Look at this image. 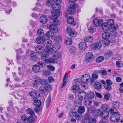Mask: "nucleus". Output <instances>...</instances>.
<instances>
[{
  "mask_svg": "<svg viewBox=\"0 0 123 123\" xmlns=\"http://www.w3.org/2000/svg\"><path fill=\"white\" fill-rule=\"evenodd\" d=\"M103 23V20L100 19L98 20L97 19H95L93 20V23L96 27L99 25L100 26H102V24Z\"/></svg>",
  "mask_w": 123,
  "mask_h": 123,
  "instance_id": "9b49d317",
  "label": "nucleus"
},
{
  "mask_svg": "<svg viewBox=\"0 0 123 123\" xmlns=\"http://www.w3.org/2000/svg\"><path fill=\"white\" fill-rule=\"evenodd\" d=\"M36 42L38 44L42 43L43 46L50 45L52 44V41L50 40H45L43 36L38 37L36 40Z\"/></svg>",
  "mask_w": 123,
  "mask_h": 123,
  "instance_id": "7ed1b4c3",
  "label": "nucleus"
},
{
  "mask_svg": "<svg viewBox=\"0 0 123 123\" xmlns=\"http://www.w3.org/2000/svg\"><path fill=\"white\" fill-rule=\"evenodd\" d=\"M90 77L88 74H85L82 76L81 80L82 82L86 84L90 80Z\"/></svg>",
  "mask_w": 123,
  "mask_h": 123,
  "instance_id": "9d476101",
  "label": "nucleus"
},
{
  "mask_svg": "<svg viewBox=\"0 0 123 123\" xmlns=\"http://www.w3.org/2000/svg\"><path fill=\"white\" fill-rule=\"evenodd\" d=\"M119 103L118 101L114 102L113 104L114 105V106L113 107V108L114 109H117L119 107Z\"/></svg>",
  "mask_w": 123,
  "mask_h": 123,
  "instance_id": "de8ad7c7",
  "label": "nucleus"
},
{
  "mask_svg": "<svg viewBox=\"0 0 123 123\" xmlns=\"http://www.w3.org/2000/svg\"><path fill=\"white\" fill-rule=\"evenodd\" d=\"M40 83L43 85H46L48 83L47 80L44 79H43L42 80L41 79Z\"/></svg>",
  "mask_w": 123,
  "mask_h": 123,
  "instance_id": "69168bd1",
  "label": "nucleus"
},
{
  "mask_svg": "<svg viewBox=\"0 0 123 123\" xmlns=\"http://www.w3.org/2000/svg\"><path fill=\"white\" fill-rule=\"evenodd\" d=\"M21 119L22 122H23L25 123H27L28 121V117L26 116L25 115V114L22 116L21 117Z\"/></svg>",
  "mask_w": 123,
  "mask_h": 123,
  "instance_id": "a19ab883",
  "label": "nucleus"
},
{
  "mask_svg": "<svg viewBox=\"0 0 123 123\" xmlns=\"http://www.w3.org/2000/svg\"><path fill=\"white\" fill-rule=\"evenodd\" d=\"M102 27V30L104 32H106L109 30V28L108 27L107 25L105 23H102V26H101Z\"/></svg>",
  "mask_w": 123,
  "mask_h": 123,
  "instance_id": "b1692460",
  "label": "nucleus"
},
{
  "mask_svg": "<svg viewBox=\"0 0 123 123\" xmlns=\"http://www.w3.org/2000/svg\"><path fill=\"white\" fill-rule=\"evenodd\" d=\"M49 89V88L48 86L45 87L42 86L40 87L39 89L42 93H44L47 92Z\"/></svg>",
  "mask_w": 123,
  "mask_h": 123,
  "instance_id": "bb28decb",
  "label": "nucleus"
},
{
  "mask_svg": "<svg viewBox=\"0 0 123 123\" xmlns=\"http://www.w3.org/2000/svg\"><path fill=\"white\" fill-rule=\"evenodd\" d=\"M110 36V34L107 32H104L102 34V39H106L108 38Z\"/></svg>",
  "mask_w": 123,
  "mask_h": 123,
  "instance_id": "cd10ccee",
  "label": "nucleus"
},
{
  "mask_svg": "<svg viewBox=\"0 0 123 123\" xmlns=\"http://www.w3.org/2000/svg\"><path fill=\"white\" fill-rule=\"evenodd\" d=\"M84 41L87 42L92 43L93 40V37H92L89 36H86L84 37Z\"/></svg>",
  "mask_w": 123,
  "mask_h": 123,
  "instance_id": "412c9836",
  "label": "nucleus"
},
{
  "mask_svg": "<svg viewBox=\"0 0 123 123\" xmlns=\"http://www.w3.org/2000/svg\"><path fill=\"white\" fill-rule=\"evenodd\" d=\"M25 58V56L24 55L21 56L20 55H17V62L18 64H19V62L21 63L22 62H23L24 61V60Z\"/></svg>",
  "mask_w": 123,
  "mask_h": 123,
  "instance_id": "f3484780",
  "label": "nucleus"
},
{
  "mask_svg": "<svg viewBox=\"0 0 123 123\" xmlns=\"http://www.w3.org/2000/svg\"><path fill=\"white\" fill-rule=\"evenodd\" d=\"M104 57L102 56H100L98 57L96 59V61L97 62L99 63L101 62L104 60Z\"/></svg>",
  "mask_w": 123,
  "mask_h": 123,
  "instance_id": "8fccbe9b",
  "label": "nucleus"
},
{
  "mask_svg": "<svg viewBox=\"0 0 123 123\" xmlns=\"http://www.w3.org/2000/svg\"><path fill=\"white\" fill-rule=\"evenodd\" d=\"M93 57V54L91 52L87 53L86 55V60L87 62H91L92 61Z\"/></svg>",
  "mask_w": 123,
  "mask_h": 123,
  "instance_id": "ddd939ff",
  "label": "nucleus"
},
{
  "mask_svg": "<svg viewBox=\"0 0 123 123\" xmlns=\"http://www.w3.org/2000/svg\"><path fill=\"white\" fill-rule=\"evenodd\" d=\"M120 114L118 111L113 113L110 117V120L112 122H116L120 119Z\"/></svg>",
  "mask_w": 123,
  "mask_h": 123,
  "instance_id": "20e7f679",
  "label": "nucleus"
},
{
  "mask_svg": "<svg viewBox=\"0 0 123 123\" xmlns=\"http://www.w3.org/2000/svg\"><path fill=\"white\" fill-rule=\"evenodd\" d=\"M102 118L99 122V123H107V118Z\"/></svg>",
  "mask_w": 123,
  "mask_h": 123,
  "instance_id": "774afa93",
  "label": "nucleus"
},
{
  "mask_svg": "<svg viewBox=\"0 0 123 123\" xmlns=\"http://www.w3.org/2000/svg\"><path fill=\"white\" fill-rule=\"evenodd\" d=\"M68 76L67 75H65L63 78V83L62 87L63 88L66 85V83L68 82Z\"/></svg>",
  "mask_w": 123,
  "mask_h": 123,
  "instance_id": "c85d7f7f",
  "label": "nucleus"
},
{
  "mask_svg": "<svg viewBox=\"0 0 123 123\" xmlns=\"http://www.w3.org/2000/svg\"><path fill=\"white\" fill-rule=\"evenodd\" d=\"M82 81L81 79H75L74 81V83L75 84V85H77V86H80L82 83Z\"/></svg>",
  "mask_w": 123,
  "mask_h": 123,
  "instance_id": "c03bdc74",
  "label": "nucleus"
},
{
  "mask_svg": "<svg viewBox=\"0 0 123 123\" xmlns=\"http://www.w3.org/2000/svg\"><path fill=\"white\" fill-rule=\"evenodd\" d=\"M76 51V49L75 47L72 46L70 47L69 51L71 53L74 54Z\"/></svg>",
  "mask_w": 123,
  "mask_h": 123,
  "instance_id": "13d9d810",
  "label": "nucleus"
},
{
  "mask_svg": "<svg viewBox=\"0 0 123 123\" xmlns=\"http://www.w3.org/2000/svg\"><path fill=\"white\" fill-rule=\"evenodd\" d=\"M109 107L106 104H103L102 106V110L103 111L109 110Z\"/></svg>",
  "mask_w": 123,
  "mask_h": 123,
  "instance_id": "49530a36",
  "label": "nucleus"
},
{
  "mask_svg": "<svg viewBox=\"0 0 123 123\" xmlns=\"http://www.w3.org/2000/svg\"><path fill=\"white\" fill-rule=\"evenodd\" d=\"M30 95L34 98H37L39 97V94L35 91H33L31 92L30 93Z\"/></svg>",
  "mask_w": 123,
  "mask_h": 123,
  "instance_id": "4468645a",
  "label": "nucleus"
},
{
  "mask_svg": "<svg viewBox=\"0 0 123 123\" xmlns=\"http://www.w3.org/2000/svg\"><path fill=\"white\" fill-rule=\"evenodd\" d=\"M75 9H74L70 6L69 9L66 12L69 15L74 14L75 12Z\"/></svg>",
  "mask_w": 123,
  "mask_h": 123,
  "instance_id": "c756f323",
  "label": "nucleus"
},
{
  "mask_svg": "<svg viewBox=\"0 0 123 123\" xmlns=\"http://www.w3.org/2000/svg\"><path fill=\"white\" fill-rule=\"evenodd\" d=\"M51 24L49 26V29L51 30L48 31L46 34V36L49 38H53L55 37L54 32H56L58 31V28L57 25H55L54 23L53 20Z\"/></svg>",
  "mask_w": 123,
  "mask_h": 123,
  "instance_id": "f03ea898",
  "label": "nucleus"
},
{
  "mask_svg": "<svg viewBox=\"0 0 123 123\" xmlns=\"http://www.w3.org/2000/svg\"><path fill=\"white\" fill-rule=\"evenodd\" d=\"M80 48L82 50H84L86 48L87 46L86 43L84 42H82L80 43L79 44Z\"/></svg>",
  "mask_w": 123,
  "mask_h": 123,
  "instance_id": "aec40b11",
  "label": "nucleus"
},
{
  "mask_svg": "<svg viewBox=\"0 0 123 123\" xmlns=\"http://www.w3.org/2000/svg\"><path fill=\"white\" fill-rule=\"evenodd\" d=\"M57 3V4H54L53 3L51 6L52 8L53 11H51V12L52 14V15L51 17L50 18L51 20H53L54 23L55 25H59L60 23V20H58V16H60V9L61 6Z\"/></svg>",
  "mask_w": 123,
  "mask_h": 123,
  "instance_id": "f257e3e1",
  "label": "nucleus"
},
{
  "mask_svg": "<svg viewBox=\"0 0 123 123\" xmlns=\"http://www.w3.org/2000/svg\"><path fill=\"white\" fill-rule=\"evenodd\" d=\"M40 21L41 23L43 24H45L48 22V18L45 15H43L40 18Z\"/></svg>",
  "mask_w": 123,
  "mask_h": 123,
  "instance_id": "dca6fc26",
  "label": "nucleus"
},
{
  "mask_svg": "<svg viewBox=\"0 0 123 123\" xmlns=\"http://www.w3.org/2000/svg\"><path fill=\"white\" fill-rule=\"evenodd\" d=\"M96 119L95 117L89 119L88 121V123H96Z\"/></svg>",
  "mask_w": 123,
  "mask_h": 123,
  "instance_id": "e2e57ef3",
  "label": "nucleus"
},
{
  "mask_svg": "<svg viewBox=\"0 0 123 123\" xmlns=\"http://www.w3.org/2000/svg\"><path fill=\"white\" fill-rule=\"evenodd\" d=\"M91 116L90 115L89 113L85 114L84 117V120H89L90 119Z\"/></svg>",
  "mask_w": 123,
  "mask_h": 123,
  "instance_id": "052dcab7",
  "label": "nucleus"
},
{
  "mask_svg": "<svg viewBox=\"0 0 123 123\" xmlns=\"http://www.w3.org/2000/svg\"><path fill=\"white\" fill-rule=\"evenodd\" d=\"M37 33L38 35L43 36L44 33L43 31L41 29H39L37 31Z\"/></svg>",
  "mask_w": 123,
  "mask_h": 123,
  "instance_id": "5fc2aeb1",
  "label": "nucleus"
},
{
  "mask_svg": "<svg viewBox=\"0 0 123 123\" xmlns=\"http://www.w3.org/2000/svg\"><path fill=\"white\" fill-rule=\"evenodd\" d=\"M88 30L89 32L92 34L95 31L96 27L94 26H91L88 28Z\"/></svg>",
  "mask_w": 123,
  "mask_h": 123,
  "instance_id": "58836bf2",
  "label": "nucleus"
},
{
  "mask_svg": "<svg viewBox=\"0 0 123 123\" xmlns=\"http://www.w3.org/2000/svg\"><path fill=\"white\" fill-rule=\"evenodd\" d=\"M78 97L80 99H83L86 97L87 93L86 92L83 91H80L78 93Z\"/></svg>",
  "mask_w": 123,
  "mask_h": 123,
  "instance_id": "1a4fd4ad",
  "label": "nucleus"
},
{
  "mask_svg": "<svg viewBox=\"0 0 123 123\" xmlns=\"http://www.w3.org/2000/svg\"><path fill=\"white\" fill-rule=\"evenodd\" d=\"M109 115V110L103 111L101 114L102 118H107Z\"/></svg>",
  "mask_w": 123,
  "mask_h": 123,
  "instance_id": "5701e85b",
  "label": "nucleus"
},
{
  "mask_svg": "<svg viewBox=\"0 0 123 123\" xmlns=\"http://www.w3.org/2000/svg\"><path fill=\"white\" fill-rule=\"evenodd\" d=\"M66 32L68 34L69 36L71 37V38L75 37L77 34V32L74 31H73L70 27L67 28Z\"/></svg>",
  "mask_w": 123,
  "mask_h": 123,
  "instance_id": "39448f33",
  "label": "nucleus"
},
{
  "mask_svg": "<svg viewBox=\"0 0 123 123\" xmlns=\"http://www.w3.org/2000/svg\"><path fill=\"white\" fill-rule=\"evenodd\" d=\"M113 55V52L112 51H108L106 52L105 55V57L107 59L109 58L111 56H112Z\"/></svg>",
  "mask_w": 123,
  "mask_h": 123,
  "instance_id": "4c0bfd02",
  "label": "nucleus"
},
{
  "mask_svg": "<svg viewBox=\"0 0 123 123\" xmlns=\"http://www.w3.org/2000/svg\"><path fill=\"white\" fill-rule=\"evenodd\" d=\"M36 116H30L28 117V123H34L36 119L35 118Z\"/></svg>",
  "mask_w": 123,
  "mask_h": 123,
  "instance_id": "a211bd4d",
  "label": "nucleus"
},
{
  "mask_svg": "<svg viewBox=\"0 0 123 123\" xmlns=\"http://www.w3.org/2000/svg\"><path fill=\"white\" fill-rule=\"evenodd\" d=\"M46 62L50 63H54L55 62V61L52 58H49L47 59Z\"/></svg>",
  "mask_w": 123,
  "mask_h": 123,
  "instance_id": "338daca9",
  "label": "nucleus"
},
{
  "mask_svg": "<svg viewBox=\"0 0 123 123\" xmlns=\"http://www.w3.org/2000/svg\"><path fill=\"white\" fill-rule=\"evenodd\" d=\"M65 43L67 45H71L72 43V41L71 39L69 37L67 38L65 41Z\"/></svg>",
  "mask_w": 123,
  "mask_h": 123,
  "instance_id": "79ce46f5",
  "label": "nucleus"
},
{
  "mask_svg": "<svg viewBox=\"0 0 123 123\" xmlns=\"http://www.w3.org/2000/svg\"><path fill=\"white\" fill-rule=\"evenodd\" d=\"M52 44L51 45L47 46H45L44 47H45V52L46 53H47L48 55L54 52V51L53 50V48L50 46H51L52 44Z\"/></svg>",
  "mask_w": 123,
  "mask_h": 123,
  "instance_id": "6e6552de",
  "label": "nucleus"
},
{
  "mask_svg": "<svg viewBox=\"0 0 123 123\" xmlns=\"http://www.w3.org/2000/svg\"><path fill=\"white\" fill-rule=\"evenodd\" d=\"M67 22L69 24H72L74 23V19L72 17H70L68 18Z\"/></svg>",
  "mask_w": 123,
  "mask_h": 123,
  "instance_id": "603ef678",
  "label": "nucleus"
},
{
  "mask_svg": "<svg viewBox=\"0 0 123 123\" xmlns=\"http://www.w3.org/2000/svg\"><path fill=\"white\" fill-rule=\"evenodd\" d=\"M98 73L101 74L102 76H105L107 74V71L104 70H101L98 71Z\"/></svg>",
  "mask_w": 123,
  "mask_h": 123,
  "instance_id": "4d7b16f0",
  "label": "nucleus"
},
{
  "mask_svg": "<svg viewBox=\"0 0 123 123\" xmlns=\"http://www.w3.org/2000/svg\"><path fill=\"white\" fill-rule=\"evenodd\" d=\"M43 54L41 56V58L42 60L46 62L47 60V58L48 57L49 55L47 53L44 52Z\"/></svg>",
  "mask_w": 123,
  "mask_h": 123,
  "instance_id": "f704fd0d",
  "label": "nucleus"
},
{
  "mask_svg": "<svg viewBox=\"0 0 123 123\" xmlns=\"http://www.w3.org/2000/svg\"><path fill=\"white\" fill-rule=\"evenodd\" d=\"M34 105L38 107H39L41 104L40 101L38 99H36L34 101Z\"/></svg>",
  "mask_w": 123,
  "mask_h": 123,
  "instance_id": "c9c22d12",
  "label": "nucleus"
},
{
  "mask_svg": "<svg viewBox=\"0 0 123 123\" xmlns=\"http://www.w3.org/2000/svg\"><path fill=\"white\" fill-rule=\"evenodd\" d=\"M38 66H39L40 68L41 67H43L45 65L44 63L43 62H38L37 64Z\"/></svg>",
  "mask_w": 123,
  "mask_h": 123,
  "instance_id": "0e129e2a",
  "label": "nucleus"
},
{
  "mask_svg": "<svg viewBox=\"0 0 123 123\" xmlns=\"http://www.w3.org/2000/svg\"><path fill=\"white\" fill-rule=\"evenodd\" d=\"M51 99V94H49L46 101V107L48 108L49 106L50 103Z\"/></svg>",
  "mask_w": 123,
  "mask_h": 123,
  "instance_id": "7c9ffc66",
  "label": "nucleus"
},
{
  "mask_svg": "<svg viewBox=\"0 0 123 123\" xmlns=\"http://www.w3.org/2000/svg\"><path fill=\"white\" fill-rule=\"evenodd\" d=\"M41 79H37L35 80L32 83L31 85L34 87H37L38 86L39 84L40 83Z\"/></svg>",
  "mask_w": 123,
  "mask_h": 123,
  "instance_id": "4be33fe9",
  "label": "nucleus"
},
{
  "mask_svg": "<svg viewBox=\"0 0 123 123\" xmlns=\"http://www.w3.org/2000/svg\"><path fill=\"white\" fill-rule=\"evenodd\" d=\"M102 113V112L100 110L97 109L93 113L94 115L95 116H97L99 115H100L101 117V114Z\"/></svg>",
  "mask_w": 123,
  "mask_h": 123,
  "instance_id": "37998d69",
  "label": "nucleus"
},
{
  "mask_svg": "<svg viewBox=\"0 0 123 123\" xmlns=\"http://www.w3.org/2000/svg\"><path fill=\"white\" fill-rule=\"evenodd\" d=\"M90 46L91 48L94 50H98L101 48L102 45L100 42H98L95 44H93Z\"/></svg>",
  "mask_w": 123,
  "mask_h": 123,
  "instance_id": "0eeeda50",
  "label": "nucleus"
},
{
  "mask_svg": "<svg viewBox=\"0 0 123 123\" xmlns=\"http://www.w3.org/2000/svg\"><path fill=\"white\" fill-rule=\"evenodd\" d=\"M30 57L31 59L33 61H37V56L34 52H31L30 53Z\"/></svg>",
  "mask_w": 123,
  "mask_h": 123,
  "instance_id": "2eb2a0df",
  "label": "nucleus"
},
{
  "mask_svg": "<svg viewBox=\"0 0 123 123\" xmlns=\"http://www.w3.org/2000/svg\"><path fill=\"white\" fill-rule=\"evenodd\" d=\"M77 114V111L75 109H72L70 110L69 112L70 116L72 117L75 116V114Z\"/></svg>",
  "mask_w": 123,
  "mask_h": 123,
  "instance_id": "473e14b6",
  "label": "nucleus"
},
{
  "mask_svg": "<svg viewBox=\"0 0 123 123\" xmlns=\"http://www.w3.org/2000/svg\"><path fill=\"white\" fill-rule=\"evenodd\" d=\"M111 28L113 30L117 29L118 28V25L117 24H113L111 26Z\"/></svg>",
  "mask_w": 123,
  "mask_h": 123,
  "instance_id": "680f3d73",
  "label": "nucleus"
},
{
  "mask_svg": "<svg viewBox=\"0 0 123 123\" xmlns=\"http://www.w3.org/2000/svg\"><path fill=\"white\" fill-rule=\"evenodd\" d=\"M87 97L89 99L93 98L95 96L94 93L92 91H90L88 92L87 94Z\"/></svg>",
  "mask_w": 123,
  "mask_h": 123,
  "instance_id": "72a5a7b5",
  "label": "nucleus"
},
{
  "mask_svg": "<svg viewBox=\"0 0 123 123\" xmlns=\"http://www.w3.org/2000/svg\"><path fill=\"white\" fill-rule=\"evenodd\" d=\"M32 70L34 72L37 73L39 72L40 70V68L38 65L36 64L33 66Z\"/></svg>",
  "mask_w": 123,
  "mask_h": 123,
  "instance_id": "a878e982",
  "label": "nucleus"
},
{
  "mask_svg": "<svg viewBox=\"0 0 123 123\" xmlns=\"http://www.w3.org/2000/svg\"><path fill=\"white\" fill-rule=\"evenodd\" d=\"M53 57L54 59H58L61 56V54L60 52L57 51H54L53 54Z\"/></svg>",
  "mask_w": 123,
  "mask_h": 123,
  "instance_id": "393cba45",
  "label": "nucleus"
},
{
  "mask_svg": "<svg viewBox=\"0 0 123 123\" xmlns=\"http://www.w3.org/2000/svg\"><path fill=\"white\" fill-rule=\"evenodd\" d=\"M92 102V101L91 99L86 98L84 100V104L86 106H89L91 105Z\"/></svg>",
  "mask_w": 123,
  "mask_h": 123,
  "instance_id": "2f4dec72",
  "label": "nucleus"
},
{
  "mask_svg": "<svg viewBox=\"0 0 123 123\" xmlns=\"http://www.w3.org/2000/svg\"><path fill=\"white\" fill-rule=\"evenodd\" d=\"M106 82V84L104 86V88L107 91H110L112 89L111 86L112 85V82L109 79H107Z\"/></svg>",
  "mask_w": 123,
  "mask_h": 123,
  "instance_id": "423d86ee",
  "label": "nucleus"
},
{
  "mask_svg": "<svg viewBox=\"0 0 123 123\" xmlns=\"http://www.w3.org/2000/svg\"><path fill=\"white\" fill-rule=\"evenodd\" d=\"M53 47V48L54 51H57L61 48V46L59 45L56 44L54 45Z\"/></svg>",
  "mask_w": 123,
  "mask_h": 123,
  "instance_id": "09e8293b",
  "label": "nucleus"
},
{
  "mask_svg": "<svg viewBox=\"0 0 123 123\" xmlns=\"http://www.w3.org/2000/svg\"><path fill=\"white\" fill-rule=\"evenodd\" d=\"M79 87L77 85L73 86L72 87V90L74 92H76L79 91Z\"/></svg>",
  "mask_w": 123,
  "mask_h": 123,
  "instance_id": "3c124183",
  "label": "nucleus"
},
{
  "mask_svg": "<svg viewBox=\"0 0 123 123\" xmlns=\"http://www.w3.org/2000/svg\"><path fill=\"white\" fill-rule=\"evenodd\" d=\"M43 47L41 45H37L35 48V50L38 54H42L45 52V50L43 49Z\"/></svg>",
  "mask_w": 123,
  "mask_h": 123,
  "instance_id": "f8f14e48",
  "label": "nucleus"
},
{
  "mask_svg": "<svg viewBox=\"0 0 123 123\" xmlns=\"http://www.w3.org/2000/svg\"><path fill=\"white\" fill-rule=\"evenodd\" d=\"M102 87L101 83L99 82H95L94 84V88L97 90H99Z\"/></svg>",
  "mask_w": 123,
  "mask_h": 123,
  "instance_id": "6ab92c4d",
  "label": "nucleus"
},
{
  "mask_svg": "<svg viewBox=\"0 0 123 123\" xmlns=\"http://www.w3.org/2000/svg\"><path fill=\"white\" fill-rule=\"evenodd\" d=\"M88 111L89 113H92L94 111L95 108L94 106H91L87 108Z\"/></svg>",
  "mask_w": 123,
  "mask_h": 123,
  "instance_id": "864d4df0",
  "label": "nucleus"
},
{
  "mask_svg": "<svg viewBox=\"0 0 123 123\" xmlns=\"http://www.w3.org/2000/svg\"><path fill=\"white\" fill-rule=\"evenodd\" d=\"M27 113L30 114V116H35V113L33 110L30 108H28L26 111Z\"/></svg>",
  "mask_w": 123,
  "mask_h": 123,
  "instance_id": "ea45409f",
  "label": "nucleus"
},
{
  "mask_svg": "<svg viewBox=\"0 0 123 123\" xmlns=\"http://www.w3.org/2000/svg\"><path fill=\"white\" fill-rule=\"evenodd\" d=\"M85 109L84 107L82 106H79L78 109V111L79 113H81L85 112Z\"/></svg>",
  "mask_w": 123,
  "mask_h": 123,
  "instance_id": "e433bc0d",
  "label": "nucleus"
},
{
  "mask_svg": "<svg viewBox=\"0 0 123 123\" xmlns=\"http://www.w3.org/2000/svg\"><path fill=\"white\" fill-rule=\"evenodd\" d=\"M114 20L112 19H109L107 21V25L111 26L114 23Z\"/></svg>",
  "mask_w": 123,
  "mask_h": 123,
  "instance_id": "bf43d9fd",
  "label": "nucleus"
},
{
  "mask_svg": "<svg viewBox=\"0 0 123 123\" xmlns=\"http://www.w3.org/2000/svg\"><path fill=\"white\" fill-rule=\"evenodd\" d=\"M100 42H102L103 43H104L107 46L108 45L110 42V41L107 39H102V40H99Z\"/></svg>",
  "mask_w": 123,
  "mask_h": 123,
  "instance_id": "a18cd8bd",
  "label": "nucleus"
},
{
  "mask_svg": "<svg viewBox=\"0 0 123 123\" xmlns=\"http://www.w3.org/2000/svg\"><path fill=\"white\" fill-rule=\"evenodd\" d=\"M62 39V37L60 35L56 36L55 38V40L57 42H61Z\"/></svg>",
  "mask_w": 123,
  "mask_h": 123,
  "instance_id": "6e6d98bb",
  "label": "nucleus"
}]
</instances>
